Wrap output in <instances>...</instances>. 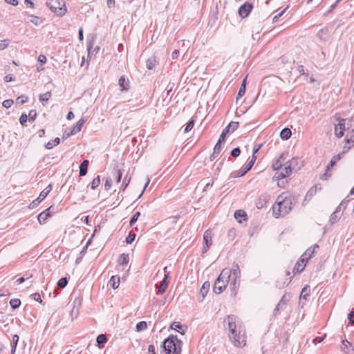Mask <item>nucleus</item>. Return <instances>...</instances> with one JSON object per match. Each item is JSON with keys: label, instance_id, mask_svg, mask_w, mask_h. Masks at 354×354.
<instances>
[{"label": "nucleus", "instance_id": "f257e3e1", "mask_svg": "<svg viewBox=\"0 0 354 354\" xmlns=\"http://www.w3.org/2000/svg\"><path fill=\"white\" fill-rule=\"evenodd\" d=\"M294 200L291 196H279L276 203L272 207L273 214L276 217L283 216L288 214L292 208Z\"/></svg>", "mask_w": 354, "mask_h": 354}, {"label": "nucleus", "instance_id": "f03ea898", "mask_svg": "<svg viewBox=\"0 0 354 354\" xmlns=\"http://www.w3.org/2000/svg\"><path fill=\"white\" fill-rule=\"evenodd\" d=\"M182 344L176 336L169 335L162 344L165 354H180Z\"/></svg>", "mask_w": 354, "mask_h": 354}, {"label": "nucleus", "instance_id": "7ed1b4c3", "mask_svg": "<svg viewBox=\"0 0 354 354\" xmlns=\"http://www.w3.org/2000/svg\"><path fill=\"white\" fill-rule=\"evenodd\" d=\"M230 281V272L227 269L223 270L216 279L213 290L216 294H220L226 288Z\"/></svg>", "mask_w": 354, "mask_h": 354}, {"label": "nucleus", "instance_id": "20e7f679", "mask_svg": "<svg viewBox=\"0 0 354 354\" xmlns=\"http://www.w3.org/2000/svg\"><path fill=\"white\" fill-rule=\"evenodd\" d=\"M236 317L234 315H227L224 319V323H227V328L229 330L230 337H232L235 342H237L239 345L241 344L239 342V333L236 330Z\"/></svg>", "mask_w": 354, "mask_h": 354}, {"label": "nucleus", "instance_id": "39448f33", "mask_svg": "<svg viewBox=\"0 0 354 354\" xmlns=\"http://www.w3.org/2000/svg\"><path fill=\"white\" fill-rule=\"evenodd\" d=\"M46 5L57 16L62 17L66 12L64 0H48Z\"/></svg>", "mask_w": 354, "mask_h": 354}, {"label": "nucleus", "instance_id": "423d86ee", "mask_svg": "<svg viewBox=\"0 0 354 354\" xmlns=\"http://www.w3.org/2000/svg\"><path fill=\"white\" fill-rule=\"evenodd\" d=\"M259 149H260V147H259L257 149H255L254 150L252 159L250 160V162L248 163V165H245V167L243 169H242L238 172V174L235 176V177H241V176H244L245 174H246L252 169V167H253V165L256 161V159H257L255 153L259 151Z\"/></svg>", "mask_w": 354, "mask_h": 354}, {"label": "nucleus", "instance_id": "0eeeda50", "mask_svg": "<svg viewBox=\"0 0 354 354\" xmlns=\"http://www.w3.org/2000/svg\"><path fill=\"white\" fill-rule=\"evenodd\" d=\"M239 127L238 122H230L227 127L222 131L218 142L222 143L225 142L227 134L229 133V128H232V132L234 131Z\"/></svg>", "mask_w": 354, "mask_h": 354}, {"label": "nucleus", "instance_id": "6e6552de", "mask_svg": "<svg viewBox=\"0 0 354 354\" xmlns=\"http://www.w3.org/2000/svg\"><path fill=\"white\" fill-rule=\"evenodd\" d=\"M51 189H52V187H51L50 185H48V187H46L43 191L41 192L38 198L37 199H35V201H33L30 204V207L34 208L35 206L38 205L39 203H40L47 196V195L51 191Z\"/></svg>", "mask_w": 354, "mask_h": 354}, {"label": "nucleus", "instance_id": "1a4fd4ad", "mask_svg": "<svg viewBox=\"0 0 354 354\" xmlns=\"http://www.w3.org/2000/svg\"><path fill=\"white\" fill-rule=\"evenodd\" d=\"M294 162H295V160H292V161L290 163V165L286 166L284 167V169L281 171H277L275 173L274 176L277 179H283L284 178H286V177L289 176L290 175V174L292 173V165Z\"/></svg>", "mask_w": 354, "mask_h": 354}, {"label": "nucleus", "instance_id": "9d476101", "mask_svg": "<svg viewBox=\"0 0 354 354\" xmlns=\"http://www.w3.org/2000/svg\"><path fill=\"white\" fill-rule=\"evenodd\" d=\"M253 5L249 2H245L239 8V14L242 18L247 17L250 13Z\"/></svg>", "mask_w": 354, "mask_h": 354}, {"label": "nucleus", "instance_id": "9b49d317", "mask_svg": "<svg viewBox=\"0 0 354 354\" xmlns=\"http://www.w3.org/2000/svg\"><path fill=\"white\" fill-rule=\"evenodd\" d=\"M168 277H169V274H165V277L161 281V282L159 284L156 285V286L158 289L156 291L157 295H161L165 292V290L167 288L168 285H169V281L167 279Z\"/></svg>", "mask_w": 354, "mask_h": 354}, {"label": "nucleus", "instance_id": "f8f14e48", "mask_svg": "<svg viewBox=\"0 0 354 354\" xmlns=\"http://www.w3.org/2000/svg\"><path fill=\"white\" fill-rule=\"evenodd\" d=\"M288 301V299H286V295H283L281 297V299H280V301H279V303L277 304L274 310L273 313L274 316H277L281 310H283L286 308Z\"/></svg>", "mask_w": 354, "mask_h": 354}, {"label": "nucleus", "instance_id": "ddd939ff", "mask_svg": "<svg viewBox=\"0 0 354 354\" xmlns=\"http://www.w3.org/2000/svg\"><path fill=\"white\" fill-rule=\"evenodd\" d=\"M344 202H342L340 205L336 208L335 211L333 212V214L330 216L329 221L331 224L335 223L341 217V206L344 205Z\"/></svg>", "mask_w": 354, "mask_h": 354}, {"label": "nucleus", "instance_id": "4468645a", "mask_svg": "<svg viewBox=\"0 0 354 354\" xmlns=\"http://www.w3.org/2000/svg\"><path fill=\"white\" fill-rule=\"evenodd\" d=\"M345 131V120L341 119L337 125H335V134L337 138H342Z\"/></svg>", "mask_w": 354, "mask_h": 354}, {"label": "nucleus", "instance_id": "2eb2a0df", "mask_svg": "<svg viewBox=\"0 0 354 354\" xmlns=\"http://www.w3.org/2000/svg\"><path fill=\"white\" fill-rule=\"evenodd\" d=\"M203 241L205 245L203 246V252H206L212 245V235L209 230L205 232L203 235Z\"/></svg>", "mask_w": 354, "mask_h": 354}, {"label": "nucleus", "instance_id": "dca6fc26", "mask_svg": "<svg viewBox=\"0 0 354 354\" xmlns=\"http://www.w3.org/2000/svg\"><path fill=\"white\" fill-rule=\"evenodd\" d=\"M118 84L121 91H127L129 88V81L126 79L124 75L120 77Z\"/></svg>", "mask_w": 354, "mask_h": 354}, {"label": "nucleus", "instance_id": "f3484780", "mask_svg": "<svg viewBox=\"0 0 354 354\" xmlns=\"http://www.w3.org/2000/svg\"><path fill=\"white\" fill-rule=\"evenodd\" d=\"M341 349L342 351L347 354H351L354 351L351 344L346 339L342 340Z\"/></svg>", "mask_w": 354, "mask_h": 354}, {"label": "nucleus", "instance_id": "a211bd4d", "mask_svg": "<svg viewBox=\"0 0 354 354\" xmlns=\"http://www.w3.org/2000/svg\"><path fill=\"white\" fill-rule=\"evenodd\" d=\"M51 207H48L38 215L37 219L40 224L44 223L48 216H50V209Z\"/></svg>", "mask_w": 354, "mask_h": 354}, {"label": "nucleus", "instance_id": "6ab92c4d", "mask_svg": "<svg viewBox=\"0 0 354 354\" xmlns=\"http://www.w3.org/2000/svg\"><path fill=\"white\" fill-rule=\"evenodd\" d=\"M230 272V277L231 276V273L235 279H239L241 277V270L239 269V266L237 263H234L232 266V268L231 270L227 269Z\"/></svg>", "mask_w": 354, "mask_h": 354}, {"label": "nucleus", "instance_id": "aec40b11", "mask_svg": "<svg viewBox=\"0 0 354 354\" xmlns=\"http://www.w3.org/2000/svg\"><path fill=\"white\" fill-rule=\"evenodd\" d=\"M107 337L104 334H100L97 337L96 342L97 346L99 348H102L105 343L107 342Z\"/></svg>", "mask_w": 354, "mask_h": 354}, {"label": "nucleus", "instance_id": "412c9836", "mask_svg": "<svg viewBox=\"0 0 354 354\" xmlns=\"http://www.w3.org/2000/svg\"><path fill=\"white\" fill-rule=\"evenodd\" d=\"M209 287H210V283L209 281H205L202 287L201 288V290H200V294L202 296V299H201V301L204 299V298L205 297V296L207 295V294L208 293V291H209Z\"/></svg>", "mask_w": 354, "mask_h": 354}, {"label": "nucleus", "instance_id": "4be33fe9", "mask_svg": "<svg viewBox=\"0 0 354 354\" xmlns=\"http://www.w3.org/2000/svg\"><path fill=\"white\" fill-rule=\"evenodd\" d=\"M89 164V161L88 160H84L80 164V176H84L87 174V168Z\"/></svg>", "mask_w": 354, "mask_h": 354}, {"label": "nucleus", "instance_id": "5701e85b", "mask_svg": "<svg viewBox=\"0 0 354 354\" xmlns=\"http://www.w3.org/2000/svg\"><path fill=\"white\" fill-rule=\"evenodd\" d=\"M234 218L237 220L239 223H241V218H243L244 220L247 218V214L244 210L238 209L234 212Z\"/></svg>", "mask_w": 354, "mask_h": 354}, {"label": "nucleus", "instance_id": "b1692460", "mask_svg": "<svg viewBox=\"0 0 354 354\" xmlns=\"http://www.w3.org/2000/svg\"><path fill=\"white\" fill-rule=\"evenodd\" d=\"M156 62L155 56L152 55L146 60V66L149 70H152L154 68Z\"/></svg>", "mask_w": 354, "mask_h": 354}, {"label": "nucleus", "instance_id": "393cba45", "mask_svg": "<svg viewBox=\"0 0 354 354\" xmlns=\"http://www.w3.org/2000/svg\"><path fill=\"white\" fill-rule=\"evenodd\" d=\"M291 130L288 128H284L280 132V137L283 140H288L291 137Z\"/></svg>", "mask_w": 354, "mask_h": 354}, {"label": "nucleus", "instance_id": "a878e982", "mask_svg": "<svg viewBox=\"0 0 354 354\" xmlns=\"http://www.w3.org/2000/svg\"><path fill=\"white\" fill-rule=\"evenodd\" d=\"M344 151H343L341 153H339V154H337V155L334 156L333 157V158L331 159V160L330 161L329 164L326 166V169L329 170L330 167H333L336 164V162L339 160H340L342 155L344 154Z\"/></svg>", "mask_w": 354, "mask_h": 354}, {"label": "nucleus", "instance_id": "bb28decb", "mask_svg": "<svg viewBox=\"0 0 354 354\" xmlns=\"http://www.w3.org/2000/svg\"><path fill=\"white\" fill-rule=\"evenodd\" d=\"M85 122V120L84 118H81L74 127L73 129L71 131V134H75L81 131L83 124Z\"/></svg>", "mask_w": 354, "mask_h": 354}, {"label": "nucleus", "instance_id": "cd10ccee", "mask_svg": "<svg viewBox=\"0 0 354 354\" xmlns=\"http://www.w3.org/2000/svg\"><path fill=\"white\" fill-rule=\"evenodd\" d=\"M120 283V277L117 276H112L110 279L109 283L110 286L113 288L116 289L119 286Z\"/></svg>", "mask_w": 354, "mask_h": 354}, {"label": "nucleus", "instance_id": "c85d7f7f", "mask_svg": "<svg viewBox=\"0 0 354 354\" xmlns=\"http://www.w3.org/2000/svg\"><path fill=\"white\" fill-rule=\"evenodd\" d=\"M318 245L317 244H315L313 247V250H311L310 248L308 249L305 253L301 257V261L302 263H304V256H308V258H310L311 256L313 254V253L315 252V250L316 248H318Z\"/></svg>", "mask_w": 354, "mask_h": 354}, {"label": "nucleus", "instance_id": "c756f323", "mask_svg": "<svg viewBox=\"0 0 354 354\" xmlns=\"http://www.w3.org/2000/svg\"><path fill=\"white\" fill-rule=\"evenodd\" d=\"M129 254L123 253L119 257L118 261L120 265H126L129 262Z\"/></svg>", "mask_w": 354, "mask_h": 354}, {"label": "nucleus", "instance_id": "7c9ffc66", "mask_svg": "<svg viewBox=\"0 0 354 354\" xmlns=\"http://www.w3.org/2000/svg\"><path fill=\"white\" fill-rule=\"evenodd\" d=\"M305 264L301 261V259L297 261L293 268L295 272H301L304 269Z\"/></svg>", "mask_w": 354, "mask_h": 354}, {"label": "nucleus", "instance_id": "2f4dec72", "mask_svg": "<svg viewBox=\"0 0 354 354\" xmlns=\"http://www.w3.org/2000/svg\"><path fill=\"white\" fill-rule=\"evenodd\" d=\"M60 142V139L59 138H55V140L49 141L45 145V147L48 149H50L53 147V145H57Z\"/></svg>", "mask_w": 354, "mask_h": 354}, {"label": "nucleus", "instance_id": "473e14b6", "mask_svg": "<svg viewBox=\"0 0 354 354\" xmlns=\"http://www.w3.org/2000/svg\"><path fill=\"white\" fill-rule=\"evenodd\" d=\"M51 97V93L50 91L46 92L45 93L40 94L39 100L40 102H47Z\"/></svg>", "mask_w": 354, "mask_h": 354}, {"label": "nucleus", "instance_id": "72a5a7b5", "mask_svg": "<svg viewBox=\"0 0 354 354\" xmlns=\"http://www.w3.org/2000/svg\"><path fill=\"white\" fill-rule=\"evenodd\" d=\"M147 328V324L145 321H141L136 324V330L138 332L142 331Z\"/></svg>", "mask_w": 354, "mask_h": 354}, {"label": "nucleus", "instance_id": "f704fd0d", "mask_svg": "<svg viewBox=\"0 0 354 354\" xmlns=\"http://www.w3.org/2000/svg\"><path fill=\"white\" fill-rule=\"evenodd\" d=\"M10 305L12 308L16 309V308H19V306L21 305V301L19 299H17V298L12 299L10 301Z\"/></svg>", "mask_w": 354, "mask_h": 354}, {"label": "nucleus", "instance_id": "c9c22d12", "mask_svg": "<svg viewBox=\"0 0 354 354\" xmlns=\"http://www.w3.org/2000/svg\"><path fill=\"white\" fill-rule=\"evenodd\" d=\"M30 17H32V19H30V21L37 26H39L43 22V21L37 16L30 15Z\"/></svg>", "mask_w": 354, "mask_h": 354}, {"label": "nucleus", "instance_id": "e433bc0d", "mask_svg": "<svg viewBox=\"0 0 354 354\" xmlns=\"http://www.w3.org/2000/svg\"><path fill=\"white\" fill-rule=\"evenodd\" d=\"M68 284V280L66 277H62L57 281V286L60 288H65Z\"/></svg>", "mask_w": 354, "mask_h": 354}, {"label": "nucleus", "instance_id": "4c0bfd02", "mask_svg": "<svg viewBox=\"0 0 354 354\" xmlns=\"http://www.w3.org/2000/svg\"><path fill=\"white\" fill-rule=\"evenodd\" d=\"M310 291L309 286H305L301 292L300 298L303 297L304 299H307V297L309 296L308 292Z\"/></svg>", "mask_w": 354, "mask_h": 354}, {"label": "nucleus", "instance_id": "58836bf2", "mask_svg": "<svg viewBox=\"0 0 354 354\" xmlns=\"http://www.w3.org/2000/svg\"><path fill=\"white\" fill-rule=\"evenodd\" d=\"M283 157V154L280 157V159L277 160L273 165H272V168L274 170H279L281 169L282 166H283V164L281 161V159Z\"/></svg>", "mask_w": 354, "mask_h": 354}, {"label": "nucleus", "instance_id": "ea45409f", "mask_svg": "<svg viewBox=\"0 0 354 354\" xmlns=\"http://www.w3.org/2000/svg\"><path fill=\"white\" fill-rule=\"evenodd\" d=\"M100 184V176H97L91 182V189H96L99 186Z\"/></svg>", "mask_w": 354, "mask_h": 354}, {"label": "nucleus", "instance_id": "a19ab883", "mask_svg": "<svg viewBox=\"0 0 354 354\" xmlns=\"http://www.w3.org/2000/svg\"><path fill=\"white\" fill-rule=\"evenodd\" d=\"M113 174L115 176V180L117 183H119L122 177V172L120 169H116L113 171Z\"/></svg>", "mask_w": 354, "mask_h": 354}, {"label": "nucleus", "instance_id": "79ce46f5", "mask_svg": "<svg viewBox=\"0 0 354 354\" xmlns=\"http://www.w3.org/2000/svg\"><path fill=\"white\" fill-rule=\"evenodd\" d=\"M140 216V212H135V214L132 216V217L130 219L129 224L131 226H133V225L138 221Z\"/></svg>", "mask_w": 354, "mask_h": 354}, {"label": "nucleus", "instance_id": "37998d69", "mask_svg": "<svg viewBox=\"0 0 354 354\" xmlns=\"http://www.w3.org/2000/svg\"><path fill=\"white\" fill-rule=\"evenodd\" d=\"M28 99L27 96L21 95L17 98L16 102L17 104L22 105L28 101Z\"/></svg>", "mask_w": 354, "mask_h": 354}, {"label": "nucleus", "instance_id": "c03bdc74", "mask_svg": "<svg viewBox=\"0 0 354 354\" xmlns=\"http://www.w3.org/2000/svg\"><path fill=\"white\" fill-rule=\"evenodd\" d=\"M194 124V120L193 119L190 120L186 124V127L184 129V132L187 133V132L190 131L192 129Z\"/></svg>", "mask_w": 354, "mask_h": 354}, {"label": "nucleus", "instance_id": "a18cd8bd", "mask_svg": "<svg viewBox=\"0 0 354 354\" xmlns=\"http://www.w3.org/2000/svg\"><path fill=\"white\" fill-rule=\"evenodd\" d=\"M128 103L129 104V106L132 108H137L140 106H141L142 104V100H138V102L136 103V104H135L133 103V99H130L128 100Z\"/></svg>", "mask_w": 354, "mask_h": 354}, {"label": "nucleus", "instance_id": "49530a36", "mask_svg": "<svg viewBox=\"0 0 354 354\" xmlns=\"http://www.w3.org/2000/svg\"><path fill=\"white\" fill-rule=\"evenodd\" d=\"M28 115V120L30 122H33L36 118L37 112L35 110H30L29 111L28 115Z\"/></svg>", "mask_w": 354, "mask_h": 354}, {"label": "nucleus", "instance_id": "de8ad7c7", "mask_svg": "<svg viewBox=\"0 0 354 354\" xmlns=\"http://www.w3.org/2000/svg\"><path fill=\"white\" fill-rule=\"evenodd\" d=\"M10 41L8 39H3L0 41V50L6 48L9 45Z\"/></svg>", "mask_w": 354, "mask_h": 354}, {"label": "nucleus", "instance_id": "09e8293b", "mask_svg": "<svg viewBox=\"0 0 354 354\" xmlns=\"http://www.w3.org/2000/svg\"><path fill=\"white\" fill-rule=\"evenodd\" d=\"M245 93V85H241L240 88H239V92H238V95H237V100L239 98V97H241L242 96L244 95Z\"/></svg>", "mask_w": 354, "mask_h": 354}, {"label": "nucleus", "instance_id": "8fccbe9b", "mask_svg": "<svg viewBox=\"0 0 354 354\" xmlns=\"http://www.w3.org/2000/svg\"><path fill=\"white\" fill-rule=\"evenodd\" d=\"M240 153H241V150H240L239 147L234 148L231 151V156L234 158L238 157L240 155Z\"/></svg>", "mask_w": 354, "mask_h": 354}, {"label": "nucleus", "instance_id": "3c124183", "mask_svg": "<svg viewBox=\"0 0 354 354\" xmlns=\"http://www.w3.org/2000/svg\"><path fill=\"white\" fill-rule=\"evenodd\" d=\"M28 115L26 113H22L19 118V122L21 125H25L28 120Z\"/></svg>", "mask_w": 354, "mask_h": 354}, {"label": "nucleus", "instance_id": "603ef678", "mask_svg": "<svg viewBox=\"0 0 354 354\" xmlns=\"http://www.w3.org/2000/svg\"><path fill=\"white\" fill-rule=\"evenodd\" d=\"M135 238H136V234H129L126 237V242H127V243L130 244V243H133V241L135 240Z\"/></svg>", "mask_w": 354, "mask_h": 354}, {"label": "nucleus", "instance_id": "864d4df0", "mask_svg": "<svg viewBox=\"0 0 354 354\" xmlns=\"http://www.w3.org/2000/svg\"><path fill=\"white\" fill-rule=\"evenodd\" d=\"M13 104L12 100H6L2 102V105L5 108H10Z\"/></svg>", "mask_w": 354, "mask_h": 354}, {"label": "nucleus", "instance_id": "5fc2aeb1", "mask_svg": "<svg viewBox=\"0 0 354 354\" xmlns=\"http://www.w3.org/2000/svg\"><path fill=\"white\" fill-rule=\"evenodd\" d=\"M26 277H21L19 279H17L16 282L18 283L19 284H21L22 283H24L26 280L28 279L29 278L32 277V274H30L29 276L28 275H26Z\"/></svg>", "mask_w": 354, "mask_h": 354}, {"label": "nucleus", "instance_id": "6e6d98bb", "mask_svg": "<svg viewBox=\"0 0 354 354\" xmlns=\"http://www.w3.org/2000/svg\"><path fill=\"white\" fill-rule=\"evenodd\" d=\"M171 328L174 330H177V328L181 329L182 325L180 322H174L171 325Z\"/></svg>", "mask_w": 354, "mask_h": 354}, {"label": "nucleus", "instance_id": "4d7b16f0", "mask_svg": "<svg viewBox=\"0 0 354 354\" xmlns=\"http://www.w3.org/2000/svg\"><path fill=\"white\" fill-rule=\"evenodd\" d=\"M19 337L17 335H13L12 342V346H13V347H17L18 342H19Z\"/></svg>", "mask_w": 354, "mask_h": 354}, {"label": "nucleus", "instance_id": "13d9d810", "mask_svg": "<svg viewBox=\"0 0 354 354\" xmlns=\"http://www.w3.org/2000/svg\"><path fill=\"white\" fill-rule=\"evenodd\" d=\"M221 143H219V142H216V144L214 146V153H219L221 150Z\"/></svg>", "mask_w": 354, "mask_h": 354}, {"label": "nucleus", "instance_id": "bf43d9fd", "mask_svg": "<svg viewBox=\"0 0 354 354\" xmlns=\"http://www.w3.org/2000/svg\"><path fill=\"white\" fill-rule=\"evenodd\" d=\"M111 186V179L110 178H106V182L104 184V188L106 190H109Z\"/></svg>", "mask_w": 354, "mask_h": 354}, {"label": "nucleus", "instance_id": "052dcab7", "mask_svg": "<svg viewBox=\"0 0 354 354\" xmlns=\"http://www.w3.org/2000/svg\"><path fill=\"white\" fill-rule=\"evenodd\" d=\"M317 37L319 38L320 40L325 41L326 37H324V29H321L318 33Z\"/></svg>", "mask_w": 354, "mask_h": 354}, {"label": "nucleus", "instance_id": "680f3d73", "mask_svg": "<svg viewBox=\"0 0 354 354\" xmlns=\"http://www.w3.org/2000/svg\"><path fill=\"white\" fill-rule=\"evenodd\" d=\"M129 182H130V178H128L127 176H126L124 178V180H123L122 184V185L124 187L123 190L128 186Z\"/></svg>", "mask_w": 354, "mask_h": 354}, {"label": "nucleus", "instance_id": "e2e57ef3", "mask_svg": "<svg viewBox=\"0 0 354 354\" xmlns=\"http://www.w3.org/2000/svg\"><path fill=\"white\" fill-rule=\"evenodd\" d=\"M31 297L35 301H39L40 303L42 301V300L41 299V296H40V295L39 293L32 294Z\"/></svg>", "mask_w": 354, "mask_h": 354}, {"label": "nucleus", "instance_id": "0e129e2a", "mask_svg": "<svg viewBox=\"0 0 354 354\" xmlns=\"http://www.w3.org/2000/svg\"><path fill=\"white\" fill-rule=\"evenodd\" d=\"M286 10V8H285L283 10L281 11L279 13H278L277 15H276L273 17V19H272L273 22L277 21L278 20V19H279V17H281L283 15V13L285 12Z\"/></svg>", "mask_w": 354, "mask_h": 354}, {"label": "nucleus", "instance_id": "69168bd1", "mask_svg": "<svg viewBox=\"0 0 354 354\" xmlns=\"http://www.w3.org/2000/svg\"><path fill=\"white\" fill-rule=\"evenodd\" d=\"M348 319L351 324H354V311H351L348 315Z\"/></svg>", "mask_w": 354, "mask_h": 354}, {"label": "nucleus", "instance_id": "338daca9", "mask_svg": "<svg viewBox=\"0 0 354 354\" xmlns=\"http://www.w3.org/2000/svg\"><path fill=\"white\" fill-rule=\"evenodd\" d=\"M346 140L347 143H350L351 142L354 143V129L351 131V138H348V137L346 136Z\"/></svg>", "mask_w": 354, "mask_h": 354}, {"label": "nucleus", "instance_id": "774afa93", "mask_svg": "<svg viewBox=\"0 0 354 354\" xmlns=\"http://www.w3.org/2000/svg\"><path fill=\"white\" fill-rule=\"evenodd\" d=\"M38 62H39L41 64L46 63V57L44 55H39L38 57Z\"/></svg>", "mask_w": 354, "mask_h": 354}]
</instances>
